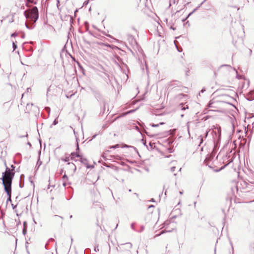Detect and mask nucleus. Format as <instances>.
Here are the masks:
<instances>
[{"label":"nucleus","mask_w":254,"mask_h":254,"mask_svg":"<svg viewBox=\"0 0 254 254\" xmlns=\"http://www.w3.org/2000/svg\"><path fill=\"white\" fill-rule=\"evenodd\" d=\"M24 14L26 19L32 22V24L35 23L39 18L38 9L36 6H33L31 8L28 9L24 12ZM26 27L28 29L33 28V24L29 25L25 23Z\"/></svg>","instance_id":"obj_1"},{"label":"nucleus","mask_w":254,"mask_h":254,"mask_svg":"<svg viewBox=\"0 0 254 254\" xmlns=\"http://www.w3.org/2000/svg\"><path fill=\"white\" fill-rule=\"evenodd\" d=\"M14 176V172L6 167V170L5 172L2 173V177L1 178L2 181V184L7 183L8 185L11 184Z\"/></svg>","instance_id":"obj_2"},{"label":"nucleus","mask_w":254,"mask_h":254,"mask_svg":"<svg viewBox=\"0 0 254 254\" xmlns=\"http://www.w3.org/2000/svg\"><path fill=\"white\" fill-rule=\"evenodd\" d=\"M67 165L69 169L71 171L70 174L72 176L76 170V166L73 163H68Z\"/></svg>","instance_id":"obj_3"},{"label":"nucleus","mask_w":254,"mask_h":254,"mask_svg":"<svg viewBox=\"0 0 254 254\" xmlns=\"http://www.w3.org/2000/svg\"><path fill=\"white\" fill-rule=\"evenodd\" d=\"M122 249L125 251H129L132 248V244L130 243H127L126 244H122Z\"/></svg>","instance_id":"obj_4"},{"label":"nucleus","mask_w":254,"mask_h":254,"mask_svg":"<svg viewBox=\"0 0 254 254\" xmlns=\"http://www.w3.org/2000/svg\"><path fill=\"white\" fill-rule=\"evenodd\" d=\"M4 186V190L6 192H8V191L11 190V184L8 185L7 183L2 184Z\"/></svg>","instance_id":"obj_5"},{"label":"nucleus","mask_w":254,"mask_h":254,"mask_svg":"<svg viewBox=\"0 0 254 254\" xmlns=\"http://www.w3.org/2000/svg\"><path fill=\"white\" fill-rule=\"evenodd\" d=\"M75 157H80V156L78 154H76L75 153H71V155H70V159L72 160V159H73Z\"/></svg>","instance_id":"obj_6"},{"label":"nucleus","mask_w":254,"mask_h":254,"mask_svg":"<svg viewBox=\"0 0 254 254\" xmlns=\"http://www.w3.org/2000/svg\"><path fill=\"white\" fill-rule=\"evenodd\" d=\"M26 226V223L25 222H24L23 223V229L22 231V233L24 235H25L26 234V232H27Z\"/></svg>","instance_id":"obj_7"},{"label":"nucleus","mask_w":254,"mask_h":254,"mask_svg":"<svg viewBox=\"0 0 254 254\" xmlns=\"http://www.w3.org/2000/svg\"><path fill=\"white\" fill-rule=\"evenodd\" d=\"M70 160V157H66L64 159H62V160L64 161V162H68Z\"/></svg>","instance_id":"obj_8"},{"label":"nucleus","mask_w":254,"mask_h":254,"mask_svg":"<svg viewBox=\"0 0 254 254\" xmlns=\"http://www.w3.org/2000/svg\"><path fill=\"white\" fill-rule=\"evenodd\" d=\"M62 179H63V181H66V180H67L68 178H67V176H66L65 174H64V175L63 176V177Z\"/></svg>","instance_id":"obj_9"},{"label":"nucleus","mask_w":254,"mask_h":254,"mask_svg":"<svg viewBox=\"0 0 254 254\" xmlns=\"http://www.w3.org/2000/svg\"><path fill=\"white\" fill-rule=\"evenodd\" d=\"M119 147V144H117V145H113V146H112L110 147V148H117L118 147Z\"/></svg>","instance_id":"obj_10"},{"label":"nucleus","mask_w":254,"mask_h":254,"mask_svg":"<svg viewBox=\"0 0 254 254\" xmlns=\"http://www.w3.org/2000/svg\"><path fill=\"white\" fill-rule=\"evenodd\" d=\"M12 47H13V50H15L16 49V48H17V46H16V44L14 42H13Z\"/></svg>","instance_id":"obj_11"},{"label":"nucleus","mask_w":254,"mask_h":254,"mask_svg":"<svg viewBox=\"0 0 254 254\" xmlns=\"http://www.w3.org/2000/svg\"><path fill=\"white\" fill-rule=\"evenodd\" d=\"M7 195H8V197H11V190L9 191H8V192H6Z\"/></svg>","instance_id":"obj_12"},{"label":"nucleus","mask_w":254,"mask_h":254,"mask_svg":"<svg viewBox=\"0 0 254 254\" xmlns=\"http://www.w3.org/2000/svg\"><path fill=\"white\" fill-rule=\"evenodd\" d=\"M58 121H57V120H55L53 122V124L52 125H56L57 124H58Z\"/></svg>","instance_id":"obj_13"},{"label":"nucleus","mask_w":254,"mask_h":254,"mask_svg":"<svg viewBox=\"0 0 254 254\" xmlns=\"http://www.w3.org/2000/svg\"><path fill=\"white\" fill-rule=\"evenodd\" d=\"M176 167L173 166L171 168V171L173 172L175 171Z\"/></svg>","instance_id":"obj_14"},{"label":"nucleus","mask_w":254,"mask_h":254,"mask_svg":"<svg viewBox=\"0 0 254 254\" xmlns=\"http://www.w3.org/2000/svg\"><path fill=\"white\" fill-rule=\"evenodd\" d=\"M151 126H152V127H158V126H159V124H156H156H152V125H151Z\"/></svg>","instance_id":"obj_15"},{"label":"nucleus","mask_w":254,"mask_h":254,"mask_svg":"<svg viewBox=\"0 0 254 254\" xmlns=\"http://www.w3.org/2000/svg\"><path fill=\"white\" fill-rule=\"evenodd\" d=\"M27 136H28V134H27V133H26V135H23H23L19 136V137H20V138H22V137H27Z\"/></svg>","instance_id":"obj_16"},{"label":"nucleus","mask_w":254,"mask_h":254,"mask_svg":"<svg viewBox=\"0 0 254 254\" xmlns=\"http://www.w3.org/2000/svg\"><path fill=\"white\" fill-rule=\"evenodd\" d=\"M45 109L46 110V111H47V112H48L49 113L50 112V108H49V107H46V108H45Z\"/></svg>","instance_id":"obj_17"},{"label":"nucleus","mask_w":254,"mask_h":254,"mask_svg":"<svg viewBox=\"0 0 254 254\" xmlns=\"http://www.w3.org/2000/svg\"><path fill=\"white\" fill-rule=\"evenodd\" d=\"M131 228L133 230H134V223H132V224H131Z\"/></svg>","instance_id":"obj_18"},{"label":"nucleus","mask_w":254,"mask_h":254,"mask_svg":"<svg viewBox=\"0 0 254 254\" xmlns=\"http://www.w3.org/2000/svg\"><path fill=\"white\" fill-rule=\"evenodd\" d=\"M7 201H11V197H8L7 199Z\"/></svg>","instance_id":"obj_19"},{"label":"nucleus","mask_w":254,"mask_h":254,"mask_svg":"<svg viewBox=\"0 0 254 254\" xmlns=\"http://www.w3.org/2000/svg\"><path fill=\"white\" fill-rule=\"evenodd\" d=\"M66 181H63V186L65 187L66 186Z\"/></svg>","instance_id":"obj_20"},{"label":"nucleus","mask_w":254,"mask_h":254,"mask_svg":"<svg viewBox=\"0 0 254 254\" xmlns=\"http://www.w3.org/2000/svg\"><path fill=\"white\" fill-rule=\"evenodd\" d=\"M187 127H188V132H189V123H188Z\"/></svg>","instance_id":"obj_21"},{"label":"nucleus","mask_w":254,"mask_h":254,"mask_svg":"<svg viewBox=\"0 0 254 254\" xmlns=\"http://www.w3.org/2000/svg\"><path fill=\"white\" fill-rule=\"evenodd\" d=\"M57 6L58 7L59 6V4L60 3V0H57Z\"/></svg>","instance_id":"obj_22"},{"label":"nucleus","mask_w":254,"mask_h":254,"mask_svg":"<svg viewBox=\"0 0 254 254\" xmlns=\"http://www.w3.org/2000/svg\"><path fill=\"white\" fill-rule=\"evenodd\" d=\"M11 36L12 37H13V36H16V34H15V33H13V34H11Z\"/></svg>","instance_id":"obj_23"},{"label":"nucleus","mask_w":254,"mask_h":254,"mask_svg":"<svg viewBox=\"0 0 254 254\" xmlns=\"http://www.w3.org/2000/svg\"><path fill=\"white\" fill-rule=\"evenodd\" d=\"M205 91V90L204 89H202L200 91V92H201V93H203Z\"/></svg>","instance_id":"obj_24"},{"label":"nucleus","mask_w":254,"mask_h":254,"mask_svg":"<svg viewBox=\"0 0 254 254\" xmlns=\"http://www.w3.org/2000/svg\"><path fill=\"white\" fill-rule=\"evenodd\" d=\"M200 137L201 138V139H200V140H201L200 143H201L203 142V139H202V137H201V136H200Z\"/></svg>","instance_id":"obj_25"},{"label":"nucleus","mask_w":254,"mask_h":254,"mask_svg":"<svg viewBox=\"0 0 254 254\" xmlns=\"http://www.w3.org/2000/svg\"><path fill=\"white\" fill-rule=\"evenodd\" d=\"M81 159L82 160H81L82 162H84V161H86V159H82V158H81Z\"/></svg>","instance_id":"obj_26"},{"label":"nucleus","mask_w":254,"mask_h":254,"mask_svg":"<svg viewBox=\"0 0 254 254\" xmlns=\"http://www.w3.org/2000/svg\"><path fill=\"white\" fill-rule=\"evenodd\" d=\"M27 144L29 145L30 147L31 146V144L29 142H27Z\"/></svg>","instance_id":"obj_27"},{"label":"nucleus","mask_w":254,"mask_h":254,"mask_svg":"<svg viewBox=\"0 0 254 254\" xmlns=\"http://www.w3.org/2000/svg\"><path fill=\"white\" fill-rule=\"evenodd\" d=\"M146 134H147V135H148V136H153V135H149V134H148V132H146Z\"/></svg>","instance_id":"obj_28"},{"label":"nucleus","mask_w":254,"mask_h":254,"mask_svg":"<svg viewBox=\"0 0 254 254\" xmlns=\"http://www.w3.org/2000/svg\"><path fill=\"white\" fill-rule=\"evenodd\" d=\"M77 149H79V147H78V143L77 142Z\"/></svg>","instance_id":"obj_29"},{"label":"nucleus","mask_w":254,"mask_h":254,"mask_svg":"<svg viewBox=\"0 0 254 254\" xmlns=\"http://www.w3.org/2000/svg\"><path fill=\"white\" fill-rule=\"evenodd\" d=\"M19 186H20V188L23 187V186H22V185H21V183H20V184H19Z\"/></svg>","instance_id":"obj_30"},{"label":"nucleus","mask_w":254,"mask_h":254,"mask_svg":"<svg viewBox=\"0 0 254 254\" xmlns=\"http://www.w3.org/2000/svg\"><path fill=\"white\" fill-rule=\"evenodd\" d=\"M179 193H180V194H183V191H180L179 192Z\"/></svg>","instance_id":"obj_31"},{"label":"nucleus","mask_w":254,"mask_h":254,"mask_svg":"<svg viewBox=\"0 0 254 254\" xmlns=\"http://www.w3.org/2000/svg\"><path fill=\"white\" fill-rule=\"evenodd\" d=\"M11 167V168H12L13 169H14V166L13 165H12Z\"/></svg>","instance_id":"obj_32"},{"label":"nucleus","mask_w":254,"mask_h":254,"mask_svg":"<svg viewBox=\"0 0 254 254\" xmlns=\"http://www.w3.org/2000/svg\"><path fill=\"white\" fill-rule=\"evenodd\" d=\"M207 134H208V132H206V134H205V137H206V136H207Z\"/></svg>","instance_id":"obj_33"},{"label":"nucleus","mask_w":254,"mask_h":254,"mask_svg":"<svg viewBox=\"0 0 254 254\" xmlns=\"http://www.w3.org/2000/svg\"><path fill=\"white\" fill-rule=\"evenodd\" d=\"M171 29H172L173 30H175V28H174V27H171Z\"/></svg>","instance_id":"obj_34"},{"label":"nucleus","mask_w":254,"mask_h":254,"mask_svg":"<svg viewBox=\"0 0 254 254\" xmlns=\"http://www.w3.org/2000/svg\"><path fill=\"white\" fill-rule=\"evenodd\" d=\"M237 78H240L241 77V76H238V75H237Z\"/></svg>","instance_id":"obj_35"},{"label":"nucleus","mask_w":254,"mask_h":254,"mask_svg":"<svg viewBox=\"0 0 254 254\" xmlns=\"http://www.w3.org/2000/svg\"><path fill=\"white\" fill-rule=\"evenodd\" d=\"M163 124H164V123H160L159 124V125H163Z\"/></svg>","instance_id":"obj_36"},{"label":"nucleus","mask_w":254,"mask_h":254,"mask_svg":"<svg viewBox=\"0 0 254 254\" xmlns=\"http://www.w3.org/2000/svg\"><path fill=\"white\" fill-rule=\"evenodd\" d=\"M151 201L153 202V201H154V199H153V198H152Z\"/></svg>","instance_id":"obj_37"},{"label":"nucleus","mask_w":254,"mask_h":254,"mask_svg":"<svg viewBox=\"0 0 254 254\" xmlns=\"http://www.w3.org/2000/svg\"><path fill=\"white\" fill-rule=\"evenodd\" d=\"M153 207V205H151L149 206V207Z\"/></svg>","instance_id":"obj_38"},{"label":"nucleus","mask_w":254,"mask_h":254,"mask_svg":"<svg viewBox=\"0 0 254 254\" xmlns=\"http://www.w3.org/2000/svg\"><path fill=\"white\" fill-rule=\"evenodd\" d=\"M102 157H103V158H104V154H103V155H102Z\"/></svg>","instance_id":"obj_39"},{"label":"nucleus","mask_w":254,"mask_h":254,"mask_svg":"<svg viewBox=\"0 0 254 254\" xmlns=\"http://www.w3.org/2000/svg\"><path fill=\"white\" fill-rule=\"evenodd\" d=\"M69 217L70 218H71L72 217V215H70Z\"/></svg>","instance_id":"obj_40"},{"label":"nucleus","mask_w":254,"mask_h":254,"mask_svg":"<svg viewBox=\"0 0 254 254\" xmlns=\"http://www.w3.org/2000/svg\"><path fill=\"white\" fill-rule=\"evenodd\" d=\"M193 11H192L191 13H190L189 15H190Z\"/></svg>","instance_id":"obj_41"},{"label":"nucleus","mask_w":254,"mask_h":254,"mask_svg":"<svg viewBox=\"0 0 254 254\" xmlns=\"http://www.w3.org/2000/svg\"><path fill=\"white\" fill-rule=\"evenodd\" d=\"M125 147H128V146H127V145H126L125 146Z\"/></svg>","instance_id":"obj_42"}]
</instances>
